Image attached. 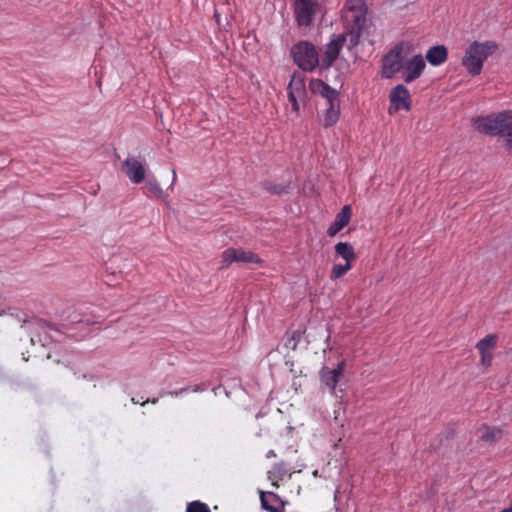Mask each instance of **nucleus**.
<instances>
[{"instance_id":"f257e3e1","label":"nucleus","mask_w":512,"mask_h":512,"mask_svg":"<svg viewBox=\"0 0 512 512\" xmlns=\"http://www.w3.org/2000/svg\"><path fill=\"white\" fill-rule=\"evenodd\" d=\"M498 47V44L492 40L473 41L466 49L461 62L468 74L471 76L479 75L482 72L484 62L498 50Z\"/></svg>"},{"instance_id":"f03ea898","label":"nucleus","mask_w":512,"mask_h":512,"mask_svg":"<svg viewBox=\"0 0 512 512\" xmlns=\"http://www.w3.org/2000/svg\"><path fill=\"white\" fill-rule=\"evenodd\" d=\"M474 125L478 131L485 134L503 136L506 140V148L512 150V111L477 118Z\"/></svg>"},{"instance_id":"7ed1b4c3","label":"nucleus","mask_w":512,"mask_h":512,"mask_svg":"<svg viewBox=\"0 0 512 512\" xmlns=\"http://www.w3.org/2000/svg\"><path fill=\"white\" fill-rule=\"evenodd\" d=\"M295 64L303 71L312 72L319 65V55L315 46L308 41H300L291 48Z\"/></svg>"},{"instance_id":"20e7f679","label":"nucleus","mask_w":512,"mask_h":512,"mask_svg":"<svg viewBox=\"0 0 512 512\" xmlns=\"http://www.w3.org/2000/svg\"><path fill=\"white\" fill-rule=\"evenodd\" d=\"M348 9L346 19L351 23V42L355 45L358 43L362 30L366 24V10L359 1H348L345 5Z\"/></svg>"},{"instance_id":"39448f33","label":"nucleus","mask_w":512,"mask_h":512,"mask_svg":"<svg viewBox=\"0 0 512 512\" xmlns=\"http://www.w3.org/2000/svg\"><path fill=\"white\" fill-rule=\"evenodd\" d=\"M403 44L395 45L382 58L381 76L385 79L393 78L403 68Z\"/></svg>"},{"instance_id":"423d86ee","label":"nucleus","mask_w":512,"mask_h":512,"mask_svg":"<svg viewBox=\"0 0 512 512\" xmlns=\"http://www.w3.org/2000/svg\"><path fill=\"white\" fill-rule=\"evenodd\" d=\"M288 100L291 103L292 111L299 114L300 103H305L307 90L305 78L301 74L294 73L287 87Z\"/></svg>"},{"instance_id":"0eeeda50","label":"nucleus","mask_w":512,"mask_h":512,"mask_svg":"<svg viewBox=\"0 0 512 512\" xmlns=\"http://www.w3.org/2000/svg\"><path fill=\"white\" fill-rule=\"evenodd\" d=\"M262 264L263 260L254 252L241 248H228L221 255V269L229 267L232 263Z\"/></svg>"},{"instance_id":"6e6552de","label":"nucleus","mask_w":512,"mask_h":512,"mask_svg":"<svg viewBox=\"0 0 512 512\" xmlns=\"http://www.w3.org/2000/svg\"><path fill=\"white\" fill-rule=\"evenodd\" d=\"M317 6V0H295L294 11L297 24L302 27L310 26Z\"/></svg>"},{"instance_id":"1a4fd4ad","label":"nucleus","mask_w":512,"mask_h":512,"mask_svg":"<svg viewBox=\"0 0 512 512\" xmlns=\"http://www.w3.org/2000/svg\"><path fill=\"white\" fill-rule=\"evenodd\" d=\"M123 167L126 176L132 183L139 184L145 180L146 169L144 158L129 156L123 162Z\"/></svg>"},{"instance_id":"9d476101","label":"nucleus","mask_w":512,"mask_h":512,"mask_svg":"<svg viewBox=\"0 0 512 512\" xmlns=\"http://www.w3.org/2000/svg\"><path fill=\"white\" fill-rule=\"evenodd\" d=\"M498 337L496 334H488L477 342L476 349L480 354V365L488 368L492 365L494 358L493 350L497 346Z\"/></svg>"},{"instance_id":"9b49d317","label":"nucleus","mask_w":512,"mask_h":512,"mask_svg":"<svg viewBox=\"0 0 512 512\" xmlns=\"http://www.w3.org/2000/svg\"><path fill=\"white\" fill-rule=\"evenodd\" d=\"M389 100L391 103V107L389 108L390 113L392 108H394L395 111H409L411 109V96L409 90L403 84L396 85L390 91Z\"/></svg>"},{"instance_id":"f8f14e48","label":"nucleus","mask_w":512,"mask_h":512,"mask_svg":"<svg viewBox=\"0 0 512 512\" xmlns=\"http://www.w3.org/2000/svg\"><path fill=\"white\" fill-rule=\"evenodd\" d=\"M261 508L267 512H284L287 500L273 491L258 490Z\"/></svg>"},{"instance_id":"ddd939ff","label":"nucleus","mask_w":512,"mask_h":512,"mask_svg":"<svg viewBox=\"0 0 512 512\" xmlns=\"http://www.w3.org/2000/svg\"><path fill=\"white\" fill-rule=\"evenodd\" d=\"M426 67L425 61L421 55H415L406 62L403 61V79L410 83L419 78Z\"/></svg>"},{"instance_id":"4468645a","label":"nucleus","mask_w":512,"mask_h":512,"mask_svg":"<svg viewBox=\"0 0 512 512\" xmlns=\"http://www.w3.org/2000/svg\"><path fill=\"white\" fill-rule=\"evenodd\" d=\"M309 89L313 94H318L323 97L328 104L339 101L338 91L320 79H311Z\"/></svg>"},{"instance_id":"2eb2a0df","label":"nucleus","mask_w":512,"mask_h":512,"mask_svg":"<svg viewBox=\"0 0 512 512\" xmlns=\"http://www.w3.org/2000/svg\"><path fill=\"white\" fill-rule=\"evenodd\" d=\"M344 37L339 36L337 39L330 41L324 52V55L319 59V65L323 69L329 68L333 62L338 58L339 53L344 43Z\"/></svg>"},{"instance_id":"dca6fc26","label":"nucleus","mask_w":512,"mask_h":512,"mask_svg":"<svg viewBox=\"0 0 512 512\" xmlns=\"http://www.w3.org/2000/svg\"><path fill=\"white\" fill-rule=\"evenodd\" d=\"M144 181L143 193L148 198L158 199L168 203V195L164 192L159 181L154 175H148Z\"/></svg>"},{"instance_id":"f3484780","label":"nucleus","mask_w":512,"mask_h":512,"mask_svg":"<svg viewBox=\"0 0 512 512\" xmlns=\"http://www.w3.org/2000/svg\"><path fill=\"white\" fill-rule=\"evenodd\" d=\"M352 217V208L350 205H344L340 212L335 216L334 221L327 229V235L329 237H334L338 232H340L344 227H346Z\"/></svg>"},{"instance_id":"a211bd4d","label":"nucleus","mask_w":512,"mask_h":512,"mask_svg":"<svg viewBox=\"0 0 512 512\" xmlns=\"http://www.w3.org/2000/svg\"><path fill=\"white\" fill-rule=\"evenodd\" d=\"M345 368V360L339 361L336 366H324L319 372L322 384H337L343 374Z\"/></svg>"},{"instance_id":"6ab92c4d","label":"nucleus","mask_w":512,"mask_h":512,"mask_svg":"<svg viewBox=\"0 0 512 512\" xmlns=\"http://www.w3.org/2000/svg\"><path fill=\"white\" fill-rule=\"evenodd\" d=\"M448 57L447 48L444 45H437L431 47L426 53L427 61L433 66L443 64Z\"/></svg>"},{"instance_id":"aec40b11","label":"nucleus","mask_w":512,"mask_h":512,"mask_svg":"<svg viewBox=\"0 0 512 512\" xmlns=\"http://www.w3.org/2000/svg\"><path fill=\"white\" fill-rule=\"evenodd\" d=\"M340 116V101L328 104V108L326 109L322 124L325 128L331 127L337 123Z\"/></svg>"},{"instance_id":"412c9836","label":"nucleus","mask_w":512,"mask_h":512,"mask_svg":"<svg viewBox=\"0 0 512 512\" xmlns=\"http://www.w3.org/2000/svg\"><path fill=\"white\" fill-rule=\"evenodd\" d=\"M334 249L336 255L347 263H352L357 258L354 247L348 242H339L335 245Z\"/></svg>"},{"instance_id":"4be33fe9","label":"nucleus","mask_w":512,"mask_h":512,"mask_svg":"<svg viewBox=\"0 0 512 512\" xmlns=\"http://www.w3.org/2000/svg\"><path fill=\"white\" fill-rule=\"evenodd\" d=\"M287 472V469L282 463L275 464L273 468L267 472V478L271 481V485L278 489L280 486L279 482L283 480Z\"/></svg>"},{"instance_id":"5701e85b","label":"nucleus","mask_w":512,"mask_h":512,"mask_svg":"<svg viewBox=\"0 0 512 512\" xmlns=\"http://www.w3.org/2000/svg\"><path fill=\"white\" fill-rule=\"evenodd\" d=\"M480 439L486 442H494L501 438L502 431L496 427L483 425L480 428Z\"/></svg>"},{"instance_id":"b1692460","label":"nucleus","mask_w":512,"mask_h":512,"mask_svg":"<svg viewBox=\"0 0 512 512\" xmlns=\"http://www.w3.org/2000/svg\"><path fill=\"white\" fill-rule=\"evenodd\" d=\"M352 269V263L334 264L330 273L331 280H337L343 277L348 271Z\"/></svg>"},{"instance_id":"393cba45","label":"nucleus","mask_w":512,"mask_h":512,"mask_svg":"<svg viewBox=\"0 0 512 512\" xmlns=\"http://www.w3.org/2000/svg\"><path fill=\"white\" fill-rule=\"evenodd\" d=\"M186 512H210V508L207 504L196 500L187 504Z\"/></svg>"},{"instance_id":"a878e982","label":"nucleus","mask_w":512,"mask_h":512,"mask_svg":"<svg viewBox=\"0 0 512 512\" xmlns=\"http://www.w3.org/2000/svg\"><path fill=\"white\" fill-rule=\"evenodd\" d=\"M264 188L272 193V194H283V193H286L287 192V186H284V185H281V184H275V183H272V182H265L264 183Z\"/></svg>"},{"instance_id":"bb28decb","label":"nucleus","mask_w":512,"mask_h":512,"mask_svg":"<svg viewBox=\"0 0 512 512\" xmlns=\"http://www.w3.org/2000/svg\"><path fill=\"white\" fill-rule=\"evenodd\" d=\"M285 364L286 366L289 367V372L292 375L293 380H295L298 377V375L302 374L301 367L299 365H295L294 362L287 361Z\"/></svg>"},{"instance_id":"cd10ccee","label":"nucleus","mask_w":512,"mask_h":512,"mask_svg":"<svg viewBox=\"0 0 512 512\" xmlns=\"http://www.w3.org/2000/svg\"><path fill=\"white\" fill-rule=\"evenodd\" d=\"M74 374H80V376L76 377V380H84V381H95L96 376L94 374L88 373L84 371L83 369H79L77 372L75 371Z\"/></svg>"},{"instance_id":"c85d7f7f","label":"nucleus","mask_w":512,"mask_h":512,"mask_svg":"<svg viewBox=\"0 0 512 512\" xmlns=\"http://www.w3.org/2000/svg\"><path fill=\"white\" fill-rule=\"evenodd\" d=\"M299 340H300V336H299L296 332H294V333H293V334H292V335L287 339V341H286V343H285V346H286V347H288V348H291V349L295 350V349H296V347H297V344H298Z\"/></svg>"},{"instance_id":"c756f323","label":"nucleus","mask_w":512,"mask_h":512,"mask_svg":"<svg viewBox=\"0 0 512 512\" xmlns=\"http://www.w3.org/2000/svg\"><path fill=\"white\" fill-rule=\"evenodd\" d=\"M213 391H214L215 395H218L221 392H224L226 395H228V393H227V391L225 389V386H221V385L215 386L213 388Z\"/></svg>"},{"instance_id":"7c9ffc66","label":"nucleus","mask_w":512,"mask_h":512,"mask_svg":"<svg viewBox=\"0 0 512 512\" xmlns=\"http://www.w3.org/2000/svg\"><path fill=\"white\" fill-rule=\"evenodd\" d=\"M276 456V453L274 450H269L266 454V457L267 458H271V457H275Z\"/></svg>"},{"instance_id":"2f4dec72","label":"nucleus","mask_w":512,"mask_h":512,"mask_svg":"<svg viewBox=\"0 0 512 512\" xmlns=\"http://www.w3.org/2000/svg\"><path fill=\"white\" fill-rule=\"evenodd\" d=\"M172 174H173V178H172L171 186L174 185V183L176 182V179H177V175H176V171L175 170L172 171Z\"/></svg>"},{"instance_id":"473e14b6","label":"nucleus","mask_w":512,"mask_h":512,"mask_svg":"<svg viewBox=\"0 0 512 512\" xmlns=\"http://www.w3.org/2000/svg\"><path fill=\"white\" fill-rule=\"evenodd\" d=\"M336 385L331 386V392L336 395Z\"/></svg>"},{"instance_id":"72a5a7b5","label":"nucleus","mask_w":512,"mask_h":512,"mask_svg":"<svg viewBox=\"0 0 512 512\" xmlns=\"http://www.w3.org/2000/svg\"><path fill=\"white\" fill-rule=\"evenodd\" d=\"M501 512H512V509H504L503 511Z\"/></svg>"}]
</instances>
